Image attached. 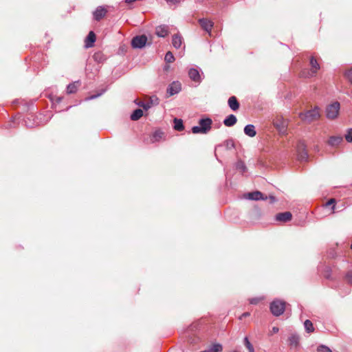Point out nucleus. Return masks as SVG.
<instances>
[{
	"label": "nucleus",
	"mask_w": 352,
	"mask_h": 352,
	"mask_svg": "<svg viewBox=\"0 0 352 352\" xmlns=\"http://www.w3.org/2000/svg\"><path fill=\"white\" fill-rule=\"evenodd\" d=\"M285 309V302L280 300H275L270 304V311L275 316H279L283 314Z\"/></svg>",
	"instance_id": "obj_3"
},
{
	"label": "nucleus",
	"mask_w": 352,
	"mask_h": 352,
	"mask_svg": "<svg viewBox=\"0 0 352 352\" xmlns=\"http://www.w3.org/2000/svg\"><path fill=\"white\" fill-rule=\"evenodd\" d=\"M104 92V91H103L102 92L100 93V94H98L96 95H92L91 96H89L87 99L88 100H93V99H96V98L99 97L100 96H101L103 93Z\"/></svg>",
	"instance_id": "obj_43"
},
{
	"label": "nucleus",
	"mask_w": 352,
	"mask_h": 352,
	"mask_svg": "<svg viewBox=\"0 0 352 352\" xmlns=\"http://www.w3.org/2000/svg\"><path fill=\"white\" fill-rule=\"evenodd\" d=\"M231 352H239V351H236V350H234V351H231Z\"/></svg>",
	"instance_id": "obj_47"
},
{
	"label": "nucleus",
	"mask_w": 352,
	"mask_h": 352,
	"mask_svg": "<svg viewBox=\"0 0 352 352\" xmlns=\"http://www.w3.org/2000/svg\"><path fill=\"white\" fill-rule=\"evenodd\" d=\"M226 146L228 148H234V142L232 140H228L226 141Z\"/></svg>",
	"instance_id": "obj_40"
},
{
	"label": "nucleus",
	"mask_w": 352,
	"mask_h": 352,
	"mask_svg": "<svg viewBox=\"0 0 352 352\" xmlns=\"http://www.w3.org/2000/svg\"><path fill=\"white\" fill-rule=\"evenodd\" d=\"M166 3L170 6L177 5L182 0H165Z\"/></svg>",
	"instance_id": "obj_38"
},
{
	"label": "nucleus",
	"mask_w": 352,
	"mask_h": 352,
	"mask_svg": "<svg viewBox=\"0 0 352 352\" xmlns=\"http://www.w3.org/2000/svg\"><path fill=\"white\" fill-rule=\"evenodd\" d=\"M346 79L352 84V68L344 73Z\"/></svg>",
	"instance_id": "obj_34"
},
{
	"label": "nucleus",
	"mask_w": 352,
	"mask_h": 352,
	"mask_svg": "<svg viewBox=\"0 0 352 352\" xmlns=\"http://www.w3.org/2000/svg\"><path fill=\"white\" fill-rule=\"evenodd\" d=\"M343 142V138L342 136H331L329 140V144L331 146H338Z\"/></svg>",
	"instance_id": "obj_20"
},
{
	"label": "nucleus",
	"mask_w": 352,
	"mask_h": 352,
	"mask_svg": "<svg viewBox=\"0 0 352 352\" xmlns=\"http://www.w3.org/2000/svg\"><path fill=\"white\" fill-rule=\"evenodd\" d=\"M236 122V117L233 114H230L224 119L223 124L225 126L230 127L234 126Z\"/></svg>",
	"instance_id": "obj_16"
},
{
	"label": "nucleus",
	"mask_w": 352,
	"mask_h": 352,
	"mask_svg": "<svg viewBox=\"0 0 352 352\" xmlns=\"http://www.w3.org/2000/svg\"><path fill=\"white\" fill-rule=\"evenodd\" d=\"M228 103L229 107L233 111L238 110L239 108V106H240L239 102H238V100L235 96L230 97L228 99Z\"/></svg>",
	"instance_id": "obj_15"
},
{
	"label": "nucleus",
	"mask_w": 352,
	"mask_h": 352,
	"mask_svg": "<svg viewBox=\"0 0 352 352\" xmlns=\"http://www.w3.org/2000/svg\"><path fill=\"white\" fill-rule=\"evenodd\" d=\"M317 352H332V351L329 347H327L324 345H320L318 347Z\"/></svg>",
	"instance_id": "obj_33"
},
{
	"label": "nucleus",
	"mask_w": 352,
	"mask_h": 352,
	"mask_svg": "<svg viewBox=\"0 0 352 352\" xmlns=\"http://www.w3.org/2000/svg\"><path fill=\"white\" fill-rule=\"evenodd\" d=\"M164 60L166 63H171L175 60V57L172 52H166Z\"/></svg>",
	"instance_id": "obj_29"
},
{
	"label": "nucleus",
	"mask_w": 352,
	"mask_h": 352,
	"mask_svg": "<svg viewBox=\"0 0 352 352\" xmlns=\"http://www.w3.org/2000/svg\"><path fill=\"white\" fill-rule=\"evenodd\" d=\"M212 120L210 118H201L199 120V125L192 127L194 134H207L212 128Z\"/></svg>",
	"instance_id": "obj_1"
},
{
	"label": "nucleus",
	"mask_w": 352,
	"mask_h": 352,
	"mask_svg": "<svg viewBox=\"0 0 352 352\" xmlns=\"http://www.w3.org/2000/svg\"><path fill=\"white\" fill-rule=\"evenodd\" d=\"M136 104L138 106L142 107L145 110H147L151 107V104H150L149 102H144L143 101H140L139 102H136Z\"/></svg>",
	"instance_id": "obj_31"
},
{
	"label": "nucleus",
	"mask_w": 352,
	"mask_h": 352,
	"mask_svg": "<svg viewBox=\"0 0 352 352\" xmlns=\"http://www.w3.org/2000/svg\"><path fill=\"white\" fill-rule=\"evenodd\" d=\"M78 83H79V82L77 81V82H74L69 84L67 87V94H71L76 93L78 89L77 84H78Z\"/></svg>",
	"instance_id": "obj_24"
},
{
	"label": "nucleus",
	"mask_w": 352,
	"mask_h": 352,
	"mask_svg": "<svg viewBox=\"0 0 352 352\" xmlns=\"http://www.w3.org/2000/svg\"><path fill=\"white\" fill-rule=\"evenodd\" d=\"M143 116V111L140 109H135L131 115V119L133 121L138 120Z\"/></svg>",
	"instance_id": "obj_23"
},
{
	"label": "nucleus",
	"mask_w": 352,
	"mask_h": 352,
	"mask_svg": "<svg viewBox=\"0 0 352 352\" xmlns=\"http://www.w3.org/2000/svg\"><path fill=\"white\" fill-rule=\"evenodd\" d=\"M351 248L352 249V244L351 245Z\"/></svg>",
	"instance_id": "obj_48"
},
{
	"label": "nucleus",
	"mask_w": 352,
	"mask_h": 352,
	"mask_svg": "<svg viewBox=\"0 0 352 352\" xmlns=\"http://www.w3.org/2000/svg\"><path fill=\"white\" fill-rule=\"evenodd\" d=\"M247 197L249 199H251V200H255V201H258V200H267V196H264V195L260 192V191H254V192H249L248 194V196Z\"/></svg>",
	"instance_id": "obj_10"
},
{
	"label": "nucleus",
	"mask_w": 352,
	"mask_h": 352,
	"mask_svg": "<svg viewBox=\"0 0 352 352\" xmlns=\"http://www.w3.org/2000/svg\"><path fill=\"white\" fill-rule=\"evenodd\" d=\"M292 214L290 212H284L278 213L275 216V219L278 221L287 222L292 219Z\"/></svg>",
	"instance_id": "obj_11"
},
{
	"label": "nucleus",
	"mask_w": 352,
	"mask_h": 352,
	"mask_svg": "<svg viewBox=\"0 0 352 352\" xmlns=\"http://www.w3.org/2000/svg\"><path fill=\"white\" fill-rule=\"evenodd\" d=\"M223 349L222 345L219 343L214 344L203 352H220Z\"/></svg>",
	"instance_id": "obj_21"
},
{
	"label": "nucleus",
	"mask_w": 352,
	"mask_h": 352,
	"mask_svg": "<svg viewBox=\"0 0 352 352\" xmlns=\"http://www.w3.org/2000/svg\"><path fill=\"white\" fill-rule=\"evenodd\" d=\"M108 10L105 6H98L96 10L93 12V17L94 19L96 21H100L102 19H103Z\"/></svg>",
	"instance_id": "obj_6"
},
{
	"label": "nucleus",
	"mask_w": 352,
	"mask_h": 352,
	"mask_svg": "<svg viewBox=\"0 0 352 352\" xmlns=\"http://www.w3.org/2000/svg\"><path fill=\"white\" fill-rule=\"evenodd\" d=\"M298 158L302 161L307 160V159L308 158L307 153L306 151L302 152V153L299 154Z\"/></svg>",
	"instance_id": "obj_37"
},
{
	"label": "nucleus",
	"mask_w": 352,
	"mask_h": 352,
	"mask_svg": "<svg viewBox=\"0 0 352 352\" xmlns=\"http://www.w3.org/2000/svg\"><path fill=\"white\" fill-rule=\"evenodd\" d=\"M320 116L319 109L315 107L314 109L307 111L305 113H300L299 118L307 123H311L318 120Z\"/></svg>",
	"instance_id": "obj_2"
},
{
	"label": "nucleus",
	"mask_w": 352,
	"mask_h": 352,
	"mask_svg": "<svg viewBox=\"0 0 352 352\" xmlns=\"http://www.w3.org/2000/svg\"><path fill=\"white\" fill-rule=\"evenodd\" d=\"M236 169L239 170L242 173H245L246 171V166L242 161H239L236 164Z\"/></svg>",
	"instance_id": "obj_27"
},
{
	"label": "nucleus",
	"mask_w": 352,
	"mask_h": 352,
	"mask_svg": "<svg viewBox=\"0 0 352 352\" xmlns=\"http://www.w3.org/2000/svg\"><path fill=\"white\" fill-rule=\"evenodd\" d=\"M344 138L348 142H352V129H348Z\"/></svg>",
	"instance_id": "obj_32"
},
{
	"label": "nucleus",
	"mask_w": 352,
	"mask_h": 352,
	"mask_svg": "<svg viewBox=\"0 0 352 352\" xmlns=\"http://www.w3.org/2000/svg\"><path fill=\"white\" fill-rule=\"evenodd\" d=\"M250 315V312L243 313L239 318V320H242L243 318L248 317Z\"/></svg>",
	"instance_id": "obj_45"
},
{
	"label": "nucleus",
	"mask_w": 352,
	"mask_h": 352,
	"mask_svg": "<svg viewBox=\"0 0 352 352\" xmlns=\"http://www.w3.org/2000/svg\"><path fill=\"white\" fill-rule=\"evenodd\" d=\"M163 136V133L160 131H156L153 133L152 137V141H159Z\"/></svg>",
	"instance_id": "obj_28"
},
{
	"label": "nucleus",
	"mask_w": 352,
	"mask_h": 352,
	"mask_svg": "<svg viewBox=\"0 0 352 352\" xmlns=\"http://www.w3.org/2000/svg\"><path fill=\"white\" fill-rule=\"evenodd\" d=\"M148 102L151 104V107H152L153 105H156V104H159V99L156 96H152L150 98V101H148Z\"/></svg>",
	"instance_id": "obj_35"
},
{
	"label": "nucleus",
	"mask_w": 352,
	"mask_h": 352,
	"mask_svg": "<svg viewBox=\"0 0 352 352\" xmlns=\"http://www.w3.org/2000/svg\"><path fill=\"white\" fill-rule=\"evenodd\" d=\"M244 133L246 135L250 137V138H253L256 135V130H255V126L253 125V124H247L245 127H244Z\"/></svg>",
	"instance_id": "obj_17"
},
{
	"label": "nucleus",
	"mask_w": 352,
	"mask_h": 352,
	"mask_svg": "<svg viewBox=\"0 0 352 352\" xmlns=\"http://www.w3.org/2000/svg\"><path fill=\"white\" fill-rule=\"evenodd\" d=\"M182 90V85L179 81H173L170 83L166 90L169 96L178 94Z\"/></svg>",
	"instance_id": "obj_8"
},
{
	"label": "nucleus",
	"mask_w": 352,
	"mask_h": 352,
	"mask_svg": "<svg viewBox=\"0 0 352 352\" xmlns=\"http://www.w3.org/2000/svg\"><path fill=\"white\" fill-rule=\"evenodd\" d=\"M288 344L291 349H296L299 345V336L296 333H292L288 338Z\"/></svg>",
	"instance_id": "obj_13"
},
{
	"label": "nucleus",
	"mask_w": 352,
	"mask_h": 352,
	"mask_svg": "<svg viewBox=\"0 0 352 352\" xmlns=\"http://www.w3.org/2000/svg\"><path fill=\"white\" fill-rule=\"evenodd\" d=\"M331 205H332V209L334 210V208H335V199H331L326 203L327 206H331Z\"/></svg>",
	"instance_id": "obj_41"
},
{
	"label": "nucleus",
	"mask_w": 352,
	"mask_h": 352,
	"mask_svg": "<svg viewBox=\"0 0 352 352\" xmlns=\"http://www.w3.org/2000/svg\"><path fill=\"white\" fill-rule=\"evenodd\" d=\"M261 300L259 298H252L250 299V303L252 305H256Z\"/></svg>",
	"instance_id": "obj_39"
},
{
	"label": "nucleus",
	"mask_w": 352,
	"mask_h": 352,
	"mask_svg": "<svg viewBox=\"0 0 352 352\" xmlns=\"http://www.w3.org/2000/svg\"><path fill=\"white\" fill-rule=\"evenodd\" d=\"M188 76L190 78L195 82L200 83L201 78L199 71L195 68H190L188 71Z\"/></svg>",
	"instance_id": "obj_12"
},
{
	"label": "nucleus",
	"mask_w": 352,
	"mask_h": 352,
	"mask_svg": "<svg viewBox=\"0 0 352 352\" xmlns=\"http://www.w3.org/2000/svg\"><path fill=\"white\" fill-rule=\"evenodd\" d=\"M270 199V202L271 204H273V203H274L276 201V197L274 196H273V195H270L269 197H267V199Z\"/></svg>",
	"instance_id": "obj_44"
},
{
	"label": "nucleus",
	"mask_w": 352,
	"mask_h": 352,
	"mask_svg": "<svg viewBox=\"0 0 352 352\" xmlns=\"http://www.w3.org/2000/svg\"><path fill=\"white\" fill-rule=\"evenodd\" d=\"M304 326H305V330L307 332H308V333L314 332V328L313 326V323L311 322V320H306L304 322Z\"/></svg>",
	"instance_id": "obj_25"
},
{
	"label": "nucleus",
	"mask_w": 352,
	"mask_h": 352,
	"mask_svg": "<svg viewBox=\"0 0 352 352\" xmlns=\"http://www.w3.org/2000/svg\"><path fill=\"white\" fill-rule=\"evenodd\" d=\"M102 56V54L101 53H96L94 56L96 60L101 61Z\"/></svg>",
	"instance_id": "obj_42"
},
{
	"label": "nucleus",
	"mask_w": 352,
	"mask_h": 352,
	"mask_svg": "<svg viewBox=\"0 0 352 352\" xmlns=\"http://www.w3.org/2000/svg\"><path fill=\"white\" fill-rule=\"evenodd\" d=\"M173 122H174V129L176 131H182L184 130V126L182 120L178 119V118H174Z\"/></svg>",
	"instance_id": "obj_22"
},
{
	"label": "nucleus",
	"mask_w": 352,
	"mask_h": 352,
	"mask_svg": "<svg viewBox=\"0 0 352 352\" xmlns=\"http://www.w3.org/2000/svg\"><path fill=\"white\" fill-rule=\"evenodd\" d=\"M155 33L159 37H165L168 33V27L166 25H159L156 28Z\"/></svg>",
	"instance_id": "obj_14"
},
{
	"label": "nucleus",
	"mask_w": 352,
	"mask_h": 352,
	"mask_svg": "<svg viewBox=\"0 0 352 352\" xmlns=\"http://www.w3.org/2000/svg\"><path fill=\"white\" fill-rule=\"evenodd\" d=\"M310 65H311V71L307 73V74H305L304 72L302 74V76L305 77H312L314 76L318 72V70L320 69V65L317 61V60L314 57L311 56L310 58Z\"/></svg>",
	"instance_id": "obj_7"
},
{
	"label": "nucleus",
	"mask_w": 352,
	"mask_h": 352,
	"mask_svg": "<svg viewBox=\"0 0 352 352\" xmlns=\"http://www.w3.org/2000/svg\"><path fill=\"white\" fill-rule=\"evenodd\" d=\"M346 279V281L352 285V271H349L346 273V276H345Z\"/></svg>",
	"instance_id": "obj_36"
},
{
	"label": "nucleus",
	"mask_w": 352,
	"mask_h": 352,
	"mask_svg": "<svg viewBox=\"0 0 352 352\" xmlns=\"http://www.w3.org/2000/svg\"><path fill=\"white\" fill-rule=\"evenodd\" d=\"M244 344L248 348L249 352H254V347H253L252 344L250 343V342L249 341L248 337H245L244 338Z\"/></svg>",
	"instance_id": "obj_30"
},
{
	"label": "nucleus",
	"mask_w": 352,
	"mask_h": 352,
	"mask_svg": "<svg viewBox=\"0 0 352 352\" xmlns=\"http://www.w3.org/2000/svg\"><path fill=\"white\" fill-rule=\"evenodd\" d=\"M172 43L175 48L179 49L182 45V37L177 34L173 36Z\"/></svg>",
	"instance_id": "obj_18"
},
{
	"label": "nucleus",
	"mask_w": 352,
	"mask_h": 352,
	"mask_svg": "<svg viewBox=\"0 0 352 352\" xmlns=\"http://www.w3.org/2000/svg\"><path fill=\"white\" fill-rule=\"evenodd\" d=\"M199 23L201 28L207 32L210 36L212 28L214 26V23L210 20L203 18L199 20Z\"/></svg>",
	"instance_id": "obj_9"
},
{
	"label": "nucleus",
	"mask_w": 352,
	"mask_h": 352,
	"mask_svg": "<svg viewBox=\"0 0 352 352\" xmlns=\"http://www.w3.org/2000/svg\"><path fill=\"white\" fill-rule=\"evenodd\" d=\"M340 103L338 102H335L327 106L326 109V116L329 119H335L337 118L339 110H340Z\"/></svg>",
	"instance_id": "obj_4"
},
{
	"label": "nucleus",
	"mask_w": 352,
	"mask_h": 352,
	"mask_svg": "<svg viewBox=\"0 0 352 352\" xmlns=\"http://www.w3.org/2000/svg\"><path fill=\"white\" fill-rule=\"evenodd\" d=\"M274 124L276 126V128H278L280 131L285 130L287 124L285 120H282L280 122L276 120V122H274Z\"/></svg>",
	"instance_id": "obj_26"
},
{
	"label": "nucleus",
	"mask_w": 352,
	"mask_h": 352,
	"mask_svg": "<svg viewBox=\"0 0 352 352\" xmlns=\"http://www.w3.org/2000/svg\"><path fill=\"white\" fill-rule=\"evenodd\" d=\"M278 331H279V329L278 327H274L272 329V333H276L278 332Z\"/></svg>",
	"instance_id": "obj_46"
},
{
	"label": "nucleus",
	"mask_w": 352,
	"mask_h": 352,
	"mask_svg": "<svg viewBox=\"0 0 352 352\" xmlns=\"http://www.w3.org/2000/svg\"><path fill=\"white\" fill-rule=\"evenodd\" d=\"M96 41V35L93 31L89 32L87 38H86V47H90L93 46L94 43Z\"/></svg>",
	"instance_id": "obj_19"
},
{
	"label": "nucleus",
	"mask_w": 352,
	"mask_h": 352,
	"mask_svg": "<svg viewBox=\"0 0 352 352\" xmlns=\"http://www.w3.org/2000/svg\"><path fill=\"white\" fill-rule=\"evenodd\" d=\"M147 37L145 35L136 36L131 41V45L133 48H142L145 46Z\"/></svg>",
	"instance_id": "obj_5"
}]
</instances>
